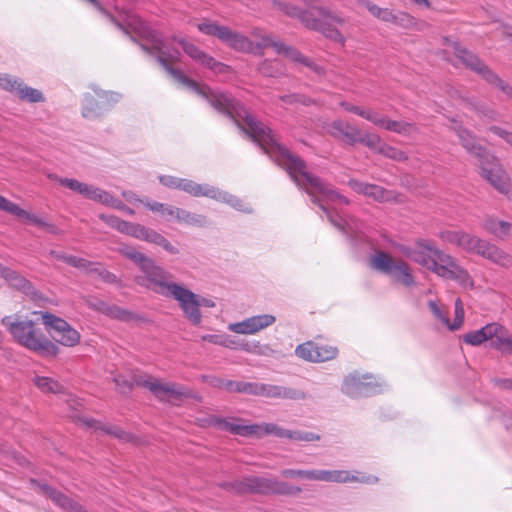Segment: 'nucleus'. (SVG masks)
<instances>
[{"mask_svg":"<svg viewBox=\"0 0 512 512\" xmlns=\"http://www.w3.org/2000/svg\"><path fill=\"white\" fill-rule=\"evenodd\" d=\"M125 21V27L120 23H118V26L127 34L134 33L145 40V43L141 44V48L152 55H156L157 61L177 82L206 99L218 112L233 119L264 153L287 171L299 188L309 194L311 201L319 205L331 224L346 235H357L361 230V223L356 218L338 211V206L349 203L345 196L340 195L320 178L312 175L306 164L281 146L272 131L250 115L245 107L231 94L213 91L208 86L198 84L185 76L181 70L173 68L171 63L180 59V51L172 48L160 38L158 33L139 16L128 14Z\"/></svg>","mask_w":512,"mask_h":512,"instance_id":"f257e3e1","label":"nucleus"},{"mask_svg":"<svg viewBox=\"0 0 512 512\" xmlns=\"http://www.w3.org/2000/svg\"><path fill=\"white\" fill-rule=\"evenodd\" d=\"M207 422L209 426L243 437L262 438L266 435H274L278 438H287L293 441L314 442L320 440V435L313 432L288 430L274 423L245 424L238 418H222L218 416L209 417Z\"/></svg>","mask_w":512,"mask_h":512,"instance_id":"f03ea898","label":"nucleus"},{"mask_svg":"<svg viewBox=\"0 0 512 512\" xmlns=\"http://www.w3.org/2000/svg\"><path fill=\"white\" fill-rule=\"evenodd\" d=\"M1 323L14 341L29 351L42 357H54L59 353L58 346L45 336L38 323L33 320L5 316Z\"/></svg>","mask_w":512,"mask_h":512,"instance_id":"7ed1b4c3","label":"nucleus"},{"mask_svg":"<svg viewBox=\"0 0 512 512\" xmlns=\"http://www.w3.org/2000/svg\"><path fill=\"white\" fill-rule=\"evenodd\" d=\"M273 4L286 15L300 19L307 28L320 31L327 38H330L335 42H339L342 45L344 44L345 39L342 34L331 26V22L342 24L343 20L325 8L315 7L311 10L304 11L287 3L274 1Z\"/></svg>","mask_w":512,"mask_h":512,"instance_id":"20e7f679","label":"nucleus"},{"mask_svg":"<svg viewBox=\"0 0 512 512\" xmlns=\"http://www.w3.org/2000/svg\"><path fill=\"white\" fill-rule=\"evenodd\" d=\"M443 240L461 247L463 250L475 253L492 263L502 267H512V255L477 236L462 231H446L441 233Z\"/></svg>","mask_w":512,"mask_h":512,"instance_id":"39448f33","label":"nucleus"},{"mask_svg":"<svg viewBox=\"0 0 512 512\" xmlns=\"http://www.w3.org/2000/svg\"><path fill=\"white\" fill-rule=\"evenodd\" d=\"M172 274L169 273L162 282L153 287V292L177 301L184 317L193 325L197 326L202 321V314L199 309L198 295L186 288L184 285L173 282Z\"/></svg>","mask_w":512,"mask_h":512,"instance_id":"423d86ee","label":"nucleus"},{"mask_svg":"<svg viewBox=\"0 0 512 512\" xmlns=\"http://www.w3.org/2000/svg\"><path fill=\"white\" fill-rule=\"evenodd\" d=\"M100 218L120 233L147 243L158 245L169 254L176 255L179 253L177 247L172 245L162 234L152 228L139 223L125 221L114 215H101Z\"/></svg>","mask_w":512,"mask_h":512,"instance_id":"0eeeda50","label":"nucleus"},{"mask_svg":"<svg viewBox=\"0 0 512 512\" xmlns=\"http://www.w3.org/2000/svg\"><path fill=\"white\" fill-rule=\"evenodd\" d=\"M281 475L286 478H302L310 481L346 483V482H359L364 484H373L378 481V478L373 475H366L356 472L351 474L345 470H299V469H284Z\"/></svg>","mask_w":512,"mask_h":512,"instance_id":"6e6552de","label":"nucleus"},{"mask_svg":"<svg viewBox=\"0 0 512 512\" xmlns=\"http://www.w3.org/2000/svg\"><path fill=\"white\" fill-rule=\"evenodd\" d=\"M119 253L132 261L144 274L143 277L136 279L137 283L141 286L153 291V287H157L165 277H168V271L157 265L152 258L138 251L133 246L121 245Z\"/></svg>","mask_w":512,"mask_h":512,"instance_id":"1a4fd4ad","label":"nucleus"},{"mask_svg":"<svg viewBox=\"0 0 512 512\" xmlns=\"http://www.w3.org/2000/svg\"><path fill=\"white\" fill-rule=\"evenodd\" d=\"M452 48L455 56L462 64L480 75L487 83L500 89L509 98H512V86L504 82L495 72H493L486 64H484L478 56L461 47L458 43L452 42Z\"/></svg>","mask_w":512,"mask_h":512,"instance_id":"9d476101","label":"nucleus"},{"mask_svg":"<svg viewBox=\"0 0 512 512\" xmlns=\"http://www.w3.org/2000/svg\"><path fill=\"white\" fill-rule=\"evenodd\" d=\"M198 30L208 36H214L233 50L242 53L252 54L254 42L245 35L231 30L227 26L219 25L216 22L204 20L197 24Z\"/></svg>","mask_w":512,"mask_h":512,"instance_id":"9b49d317","label":"nucleus"},{"mask_svg":"<svg viewBox=\"0 0 512 512\" xmlns=\"http://www.w3.org/2000/svg\"><path fill=\"white\" fill-rule=\"evenodd\" d=\"M180 184L179 189L194 196H205L209 197L211 199H214L219 202L226 203L230 205L232 208L245 212V213H251L252 209L243 203L241 199H239L237 196L232 195L226 191L220 190L214 186H210L208 184H198L192 180L189 179H182L181 182H178Z\"/></svg>","mask_w":512,"mask_h":512,"instance_id":"f8f14e48","label":"nucleus"},{"mask_svg":"<svg viewBox=\"0 0 512 512\" xmlns=\"http://www.w3.org/2000/svg\"><path fill=\"white\" fill-rule=\"evenodd\" d=\"M134 381L150 390L160 401L177 402L190 395V390L183 385L161 380L148 374H135Z\"/></svg>","mask_w":512,"mask_h":512,"instance_id":"ddd939ff","label":"nucleus"},{"mask_svg":"<svg viewBox=\"0 0 512 512\" xmlns=\"http://www.w3.org/2000/svg\"><path fill=\"white\" fill-rule=\"evenodd\" d=\"M371 266L406 287L414 285V278L408 264L402 260H394L388 253L376 252L370 259Z\"/></svg>","mask_w":512,"mask_h":512,"instance_id":"4468645a","label":"nucleus"},{"mask_svg":"<svg viewBox=\"0 0 512 512\" xmlns=\"http://www.w3.org/2000/svg\"><path fill=\"white\" fill-rule=\"evenodd\" d=\"M432 252H434V256L437 258H435V265L430 266L429 270L445 279L455 280L465 288L473 286V280L469 273L459 266L450 255L445 254L439 249H432Z\"/></svg>","mask_w":512,"mask_h":512,"instance_id":"2eb2a0df","label":"nucleus"},{"mask_svg":"<svg viewBox=\"0 0 512 512\" xmlns=\"http://www.w3.org/2000/svg\"><path fill=\"white\" fill-rule=\"evenodd\" d=\"M33 314L41 316L43 324L53 331L52 336L59 344L73 347L80 342V333L66 320L49 312L34 311Z\"/></svg>","mask_w":512,"mask_h":512,"instance_id":"dca6fc26","label":"nucleus"},{"mask_svg":"<svg viewBox=\"0 0 512 512\" xmlns=\"http://www.w3.org/2000/svg\"><path fill=\"white\" fill-rule=\"evenodd\" d=\"M275 478L248 476L233 482H223L220 487L236 494L273 495Z\"/></svg>","mask_w":512,"mask_h":512,"instance_id":"f3484780","label":"nucleus"},{"mask_svg":"<svg viewBox=\"0 0 512 512\" xmlns=\"http://www.w3.org/2000/svg\"><path fill=\"white\" fill-rule=\"evenodd\" d=\"M481 176L486 179L497 191L507 194L510 191V179L499 160L489 154L477 164Z\"/></svg>","mask_w":512,"mask_h":512,"instance_id":"a211bd4d","label":"nucleus"},{"mask_svg":"<svg viewBox=\"0 0 512 512\" xmlns=\"http://www.w3.org/2000/svg\"><path fill=\"white\" fill-rule=\"evenodd\" d=\"M381 391L382 384L372 375L353 373L345 377L342 384V392L352 398L369 396Z\"/></svg>","mask_w":512,"mask_h":512,"instance_id":"6ab92c4d","label":"nucleus"},{"mask_svg":"<svg viewBox=\"0 0 512 512\" xmlns=\"http://www.w3.org/2000/svg\"><path fill=\"white\" fill-rule=\"evenodd\" d=\"M0 87L19 99L30 102L39 103L44 101V96L38 89L27 86L23 81L7 73H0Z\"/></svg>","mask_w":512,"mask_h":512,"instance_id":"aec40b11","label":"nucleus"},{"mask_svg":"<svg viewBox=\"0 0 512 512\" xmlns=\"http://www.w3.org/2000/svg\"><path fill=\"white\" fill-rule=\"evenodd\" d=\"M172 39L174 42H177L182 47L183 51L199 65L208 68L217 74H224L229 71V66L216 61L212 56L193 43H190L183 38L173 37Z\"/></svg>","mask_w":512,"mask_h":512,"instance_id":"412c9836","label":"nucleus"},{"mask_svg":"<svg viewBox=\"0 0 512 512\" xmlns=\"http://www.w3.org/2000/svg\"><path fill=\"white\" fill-rule=\"evenodd\" d=\"M172 39L174 42H177L182 47L183 51L199 65L208 68L217 74H224L229 71V66L216 61L212 56L193 43H190L183 38L173 37Z\"/></svg>","mask_w":512,"mask_h":512,"instance_id":"4be33fe9","label":"nucleus"},{"mask_svg":"<svg viewBox=\"0 0 512 512\" xmlns=\"http://www.w3.org/2000/svg\"><path fill=\"white\" fill-rule=\"evenodd\" d=\"M172 39L174 42H177L182 47L183 51L199 65L208 68L217 74H224L229 71V66L216 61L212 56L193 43H190L183 38L173 37Z\"/></svg>","mask_w":512,"mask_h":512,"instance_id":"5701e85b","label":"nucleus"},{"mask_svg":"<svg viewBox=\"0 0 512 512\" xmlns=\"http://www.w3.org/2000/svg\"><path fill=\"white\" fill-rule=\"evenodd\" d=\"M295 354L306 361L325 362L334 359L338 354V349L331 345L308 341L298 345L295 349Z\"/></svg>","mask_w":512,"mask_h":512,"instance_id":"b1692460","label":"nucleus"},{"mask_svg":"<svg viewBox=\"0 0 512 512\" xmlns=\"http://www.w3.org/2000/svg\"><path fill=\"white\" fill-rule=\"evenodd\" d=\"M253 396L273 399L304 400L306 393L292 387L254 382Z\"/></svg>","mask_w":512,"mask_h":512,"instance_id":"393cba45","label":"nucleus"},{"mask_svg":"<svg viewBox=\"0 0 512 512\" xmlns=\"http://www.w3.org/2000/svg\"><path fill=\"white\" fill-rule=\"evenodd\" d=\"M275 321V316L271 314H261L248 317L240 322L230 323L227 328L229 331L236 334L254 335L273 325Z\"/></svg>","mask_w":512,"mask_h":512,"instance_id":"a878e982","label":"nucleus"},{"mask_svg":"<svg viewBox=\"0 0 512 512\" xmlns=\"http://www.w3.org/2000/svg\"><path fill=\"white\" fill-rule=\"evenodd\" d=\"M451 129L456 133L462 147L467 151V153L477 159V164L486 158V156L491 154L485 147L476 141L475 135L463 127L460 122L453 120Z\"/></svg>","mask_w":512,"mask_h":512,"instance_id":"bb28decb","label":"nucleus"},{"mask_svg":"<svg viewBox=\"0 0 512 512\" xmlns=\"http://www.w3.org/2000/svg\"><path fill=\"white\" fill-rule=\"evenodd\" d=\"M348 184L354 192L371 198L374 201L381 203L396 201V195L393 191L386 190L376 184L365 183L355 179H351Z\"/></svg>","mask_w":512,"mask_h":512,"instance_id":"cd10ccee","label":"nucleus"},{"mask_svg":"<svg viewBox=\"0 0 512 512\" xmlns=\"http://www.w3.org/2000/svg\"><path fill=\"white\" fill-rule=\"evenodd\" d=\"M3 279L13 288L21 291L36 303H41L45 300L43 295L37 291L34 286L18 272L8 269L4 274Z\"/></svg>","mask_w":512,"mask_h":512,"instance_id":"c85d7f7f","label":"nucleus"},{"mask_svg":"<svg viewBox=\"0 0 512 512\" xmlns=\"http://www.w3.org/2000/svg\"><path fill=\"white\" fill-rule=\"evenodd\" d=\"M270 47H272L276 53L283 54L288 59L310 68L317 74H321L323 72L322 67L318 66L313 61L303 56L298 50L290 46H286L283 42L276 40L274 37L272 39Z\"/></svg>","mask_w":512,"mask_h":512,"instance_id":"c756f323","label":"nucleus"},{"mask_svg":"<svg viewBox=\"0 0 512 512\" xmlns=\"http://www.w3.org/2000/svg\"><path fill=\"white\" fill-rule=\"evenodd\" d=\"M167 217L166 220H175L179 223H184L189 226L194 227H204L207 224V218L206 216L202 214H196L192 213L188 210L175 207V206H169L167 209Z\"/></svg>","mask_w":512,"mask_h":512,"instance_id":"7c9ffc66","label":"nucleus"},{"mask_svg":"<svg viewBox=\"0 0 512 512\" xmlns=\"http://www.w3.org/2000/svg\"><path fill=\"white\" fill-rule=\"evenodd\" d=\"M328 132L334 138L349 145H354L359 139V129L343 120L333 121L328 128Z\"/></svg>","mask_w":512,"mask_h":512,"instance_id":"2f4dec72","label":"nucleus"},{"mask_svg":"<svg viewBox=\"0 0 512 512\" xmlns=\"http://www.w3.org/2000/svg\"><path fill=\"white\" fill-rule=\"evenodd\" d=\"M373 124L387 131H392L403 136H411L417 132V127L413 123L391 120L380 113H377Z\"/></svg>","mask_w":512,"mask_h":512,"instance_id":"473e14b6","label":"nucleus"},{"mask_svg":"<svg viewBox=\"0 0 512 512\" xmlns=\"http://www.w3.org/2000/svg\"><path fill=\"white\" fill-rule=\"evenodd\" d=\"M38 489L43 494L47 495L54 503L69 512H88L80 505L72 501L68 496L55 490L47 484H38Z\"/></svg>","mask_w":512,"mask_h":512,"instance_id":"72a5a7b5","label":"nucleus"},{"mask_svg":"<svg viewBox=\"0 0 512 512\" xmlns=\"http://www.w3.org/2000/svg\"><path fill=\"white\" fill-rule=\"evenodd\" d=\"M432 249L437 248L429 241H421L418 242L417 247L408 254V257L416 263L429 269L430 266L435 265L436 257L434 256Z\"/></svg>","mask_w":512,"mask_h":512,"instance_id":"f704fd0d","label":"nucleus"},{"mask_svg":"<svg viewBox=\"0 0 512 512\" xmlns=\"http://www.w3.org/2000/svg\"><path fill=\"white\" fill-rule=\"evenodd\" d=\"M0 210L10 213L19 218H24L28 220L31 224H34L43 229L45 225H47V222L44 219L40 218L36 214L27 212L26 210L20 208L17 204L9 201L5 197H3L0 201Z\"/></svg>","mask_w":512,"mask_h":512,"instance_id":"c9c22d12","label":"nucleus"},{"mask_svg":"<svg viewBox=\"0 0 512 512\" xmlns=\"http://www.w3.org/2000/svg\"><path fill=\"white\" fill-rule=\"evenodd\" d=\"M489 234L504 239L512 232V223L499 220L493 216H486L481 224Z\"/></svg>","mask_w":512,"mask_h":512,"instance_id":"e433bc0d","label":"nucleus"},{"mask_svg":"<svg viewBox=\"0 0 512 512\" xmlns=\"http://www.w3.org/2000/svg\"><path fill=\"white\" fill-rule=\"evenodd\" d=\"M495 329L492 323H488L478 330L465 333L461 336V339L468 345L479 346L485 341L490 340V338H493V334L496 332Z\"/></svg>","mask_w":512,"mask_h":512,"instance_id":"4c0bfd02","label":"nucleus"},{"mask_svg":"<svg viewBox=\"0 0 512 512\" xmlns=\"http://www.w3.org/2000/svg\"><path fill=\"white\" fill-rule=\"evenodd\" d=\"M213 385L215 387L222 388L228 392H237L253 395L254 382L215 379Z\"/></svg>","mask_w":512,"mask_h":512,"instance_id":"58836bf2","label":"nucleus"},{"mask_svg":"<svg viewBox=\"0 0 512 512\" xmlns=\"http://www.w3.org/2000/svg\"><path fill=\"white\" fill-rule=\"evenodd\" d=\"M90 306L93 307L95 310L115 319L128 320L131 317L130 312L116 305H109L102 300L90 302Z\"/></svg>","mask_w":512,"mask_h":512,"instance_id":"ea45409f","label":"nucleus"},{"mask_svg":"<svg viewBox=\"0 0 512 512\" xmlns=\"http://www.w3.org/2000/svg\"><path fill=\"white\" fill-rule=\"evenodd\" d=\"M104 112V107L97 98L91 94L85 95L82 105V115L84 118L94 120L103 115Z\"/></svg>","mask_w":512,"mask_h":512,"instance_id":"a19ab883","label":"nucleus"},{"mask_svg":"<svg viewBox=\"0 0 512 512\" xmlns=\"http://www.w3.org/2000/svg\"><path fill=\"white\" fill-rule=\"evenodd\" d=\"M34 385L43 393H59L62 385L53 378L36 375L33 378Z\"/></svg>","mask_w":512,"mask_h":512,"instance_id":"79ce46f5","label":"nucleus"},{"mask_svg":"<svg viewBox=\"0 0 512 512\" xmlns=\"http://www.w3.org/2000/svg\"><path fill=\"white\" fill-rule=\"evenodd\" d=\"M492 326L496 328V332L493 334V338H490V347L502 353L509 336V331L506 327L497 322H492Z\"/></svg>","mask_w":512,"mask_h":512,"instance_id":"37998d69","label":"nucleus"},{"mask_svg":"<svg viewBox=\"0 0 512 512\" xmlns=\"http://www.w3.org/2000/svg\"><path fill=\"white\" fill-rule=\"evenodd\" d=\"M81 270H84L91 275L98 276L101 280H103L106 283H116L118 281L116 275L104 269L101 265L97 263H92L88 261V266L82 267Z\"/></svg>","mask_w":512,"mask_h":512,"instance_id":"c03bdc74","label":"nucleus"},{"mask_svg":"<svg viewBox=\"0 0 512 512\" xmlns=\"http://www.w3.org/2000/svg\"><path fill=\"white\" fill-rule=\"evenodd\" d=\"M48 178L50 180L57 181L60 185L85 196L88 187V184L86 183L79 182L76 179L62 178L55 174H48Z\"/></svg>","mask_w":512,"mask_h":512,"instance_id":"a18cd8bd","label":"nucleus"},{"mask_svg":"<svg viewBox=\"0 0 512 512\" xmlns=\"http://www.w3.org/2000/svg\"><path fill=\"white\" fill-rule=\"evenodd\" d=\"M49 255L54 257L57 260L63 261L70 266H73L78 269H82V267L88 266V260L84 258H79L73 255H67L64 252L57 250H50Z\"/></svg>","mask_w":512,"mask_h":512,"instance_id":"49530a36","label":"nucleus"},{"mask_svg":"<svg viewBox=\"0 0 512 512\" xmlns=\"http://www.w3.org/2000/svg\"><path fill=\"white\" fill-rule=\"evenodd\" d=\"M242 351L259 356H273L275 351L268 344H261L259 341H248V344L242 345Z\"/></svg>","mask_w":512,"mask_h":512,"instance_id":"de8ad7c7","label":"nucleus"},{"mask_svg":"<svg viewBox=\"0 0 512 512\" xmlns=\"http://www.w3.org/2000/svg\"><path fill=\"white\" fill-rule=\"evenodd\" d=\"M84 197L97 201L107 206H109L110 202L113 199V196L110 193L92 185H88Z\"/></svg>","mask_w":512,"mask_h":512,"instance_id":"09e8293b","label":"nucleus"},{"mask_svg":"<svg viewBox=\"0 0 512 512\" xmlns=\"http://www.w3.org/2000/svg\"><path fill=\"white\" fill-rule=\"evenodd\" d=\"M259 72L264 76L277 77L283 73V67L278 60H264L258 68Z\"/></svg>","mask_w":512,"mask_h":512,"instance_id":"8fccbe9b","label":"nucleus"},{"mask_svg":"<svg viewBox=\"0 0 512 512\" xmlns=\"http://www.w3.org/2000/svg\"><path fill=\"white\" fill-rule=\"evenodd\" d=\"M341 106L348 112L350 113H354L364 119H366L367 121L371 122V123H374L375 121V118H376V115L378 112H375V111H372V110H369V109H363L359 106H356V105H353V104H350V103H346V102H341Z\"/></svg>","mask_w":512,"mask_h":512,"instance_id":"3c124183","label":"nucleus"},{"mask_svg":"<svg viewBox=\"0 0 512 512\" xmlns=\"http://www.w3.org/2000/svg\"><path fill=\"white\" fill-rule=\"evenodd\" d=\"M301 491V488L298 486H293L287 482L275 479L273 495L294 496Z\"/></svg>","mask_w":512,"mask_h":512,"instance_id":"603ef678","label":"nucleus"},{"mask_svg":"<svg viewBox=\"0 0 512 512\" xmlns=\"http://www.w3.org/2000/svg\"><path fill=\"white\" fill-rule=\"evenodd\" d=\"M135 374H144L143 372H140V371H136V372H133L130 376V378H127L123 375H117L113 378V381L115 382L116 384V387L117 389L121 392V393H127L128 391H130L132 389V386L133 385H137L139 386L135 381H134V376Z\"/></svg>","mask_w":512,"mask_h":512,"instance_id":"864d4df0","label":"nucleus"},{"mask_svg":"<svg viewBox=\"0 0 512 512\" xmlns=\"http://www.w3.org/2000/svg\"><path fill=\"white\" fill-rule=\"evenodd\" d=\"M97 100L104 107V111L109 110L113 104L119 101L120 94L114 92H106L103 90L95 91Z\"/></svg>","mask_w":512,"mask_h":512,"instance_id":"5fc2aeb1","label":"nucleus"},{"mask_svg":"<svg viewBox=\"0 0 512 512\" xmlns=\"http://www.w3.org/2000/svg\"><path fill=\"white\" fill-rule=\"evenodd\" d=\"M454 320L450 321L449 330L455 331L461 328L464 322V307L460 298H457L454 305Z\"/></svg>","mask_w":512,"mask_h":512,"instance_id":"6e6d98bb","label":"nucleus"},{"mask_svg":"<svg viewBox=\"0 0 512 512\" xmlns=\"http://www.w3.org/2000/svg\"><path fill=\"white\" fill-rule=\"evenodd\" d=\"M428 307L432 312L434 318L449 329L450 320L448 318V312L444 310L442 307H440L438 303L433 300L428 301Z\"/></svg>","mask_w":512,"mask_h":512,"instance_id":"4d7b16f0","label":"nucleus"},{"mask_svg":"<svg viewBox=\"0 0 512 512\" xmlns=\"http://www.w3.org/2000/svg\"><path fill=\"white\" fill-rule=\"evenodd\" d=\"M358 142L377 152H379V148L384 144L378 135L369 133L363 134L360 130Z\"/></svg>","mask_w":512,"mask_h":512,"instance_id":"13d9d810","label":"nucleus"},{"mask_svg":"<svg viewBox=\"0 0 512 512\" xmlns=\"http://www.w3.org/2000/svg\"><path fill=\"white\" fill-rule=\"evenodd\" d=\"M392 24L409 29L416 25V19L406 12L397 11L395 12Z\"/></svg>","mask_w":512,"mask_h":512,"instance_id":"bf43d9fd","label":"nucleus"},{"mask_svg":"<svg viewBox=\"0 0 512 512\" xmlns=\"http://www.w3.org/2000/svg\"><path fill=\"white\" fill-rule=\"evenodd\" d=\"M379 153L396 161H405L407 159L405 152L385 143L379 148Z\"/></svg>","mask_w":512,"mask_h":512,"instance_id":"052dcab7","label":"nucleus"},{"mask_svg":"<svg viewBox=\"0 0 512 512\" xmlns=\"http://www.w3.org/2000/svg\"><path fill=\"white\" fill-rule=\"evenodd\" d=\"M469 104L475 109L479 116L485 117L489 120H497L498 114L493 109L486 107L483 104H479L474 100H470Z\"/></svg>","mask_w":512,"mask_h":512,"instance_id":"680f3d73","label":"nucleus"},{"mask_svg":"<svg viewBox=\"0 0 512 512\" xmlns=\"http://www.w3.org/2000/svg\"><path fill=\"white\" fill-rule=\"evenodd\" d=\"M253 35L255 37H259L260 40L257 43H254V51L252 54L261 55L264 48L270 47L273 37L271 35L260 36L257 32H253Z\"/></svg>","mask_w":512,"mask_h":512,"instance_id":"e2e57ef3","label":"nucleus"},{"mask_svg":"<svg viewBox=\"0 0 512 512\" xmlns=\"http://www.w3.org/2000/svg\"><path fill=\"white\" fill-rule=\"evenodd\" d=\"M489 131L493 134L497 135L498 137L502 138L508 145L512 147V132L507 131L501 127L498 126H491L489 127Z\"/></svg>","mask_w":512,"mask_h":512,"instance_id":"0e129e2a","label":"nucleus"},{"mask_svg":"<svg viewBox=\"0 0 512 512\" xmlns=\"http://www.w3.org/2000/svg\"><path fill=\"white\" fill-rule=\"evenodd\" d=\"M224 343L225 344H223V347H225V348L242 350V345L248 344V341L234 339L230 335L225 334Z\"/></svg>","mask_w":512,"mask_h":512,"instance_id":"69168bd1","label":"nucleus"},{"mask_svg":"<svg viewBox=\"0 0 512 512\" xmlns=\"http://www.w3.org/2000/svg\"><path fill=\"white\" fill-rule=\"evenodd\" d=\"M106 432L122 441L129 442V441H132V439H133L131 434L123 431L122 429H120L118 427H110L106 430Z\"/></svg>","mask_w":512,"mask_h":512,"instance_id":"338daca9","label":"nucleus"},{"mask_svg":"<svg viewBox=\"0 0 512 512\" xmlns=\"http://www.w3.org/2000/svg\"><path fill=\"white\" fill-rule=\"evenodd\" d=\"M159 181L166 187L179 189L180 184L178 182H181V178L164 175L159 177Z\"/></svg>","mask_w":512,"mask_h":512,"instance_id":"774afa93","label":"nucleus"}]
</instances>
